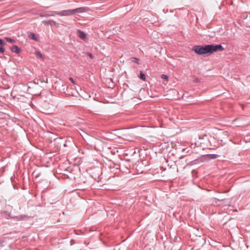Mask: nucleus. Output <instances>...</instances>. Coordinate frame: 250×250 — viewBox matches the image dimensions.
<instances>
[{
  "mask_svg": "<svg viewBox=\"0 0 250 250\" xmlns=\"http://www.w3.org/2000/svg\"><path fill=\"white\" fill-rule=\"evenodd\" d=\"M28 37L29 38H30L31 39H32L34 41H38V39L37 38V37L36 36L35 34L33 33H31V32L29 33L28 34Z\"/></svg>",
  "mask_w": 250,
  "mask_h": 250,
  "instance_id": "39448f33",
  "label": "nucleus"
},
{
  "mask_svg": "<svg viewBox=\"0 0 250 250\" xmlns=\"http://www.w3.org/2000/svg\"><path fill=\"white\" fill-rule=\"evenodd\" d=\"M209 157L211 159H215L217 157V154H210Z\"/></svg>",
  "mask_w": 250,
  "mask_h": 250,
  "instance_id": "f8f14e48",
  "label": "nucleus"
},
{
  "mask_svg": "<svg viewBox=\"0 0 250 250\" xmlns=\"http://www.w3.org/2000/svg\"><path fill=\"white\" fill-rule=\"evenodd\" d=\"M78 36L79 38L83 40L86 38V35L85 33L80 30H78Z\"/></svg>",
  "mask_w": 250,
  "mask_h": 250,
  "instance_id": "7ed1b4c3",
  "label": "nucleus"
},
{
  "mask_svg": "<svg viewBox=\"0 0 250 250\" xmlns=\"http://www.w3.org/2000/svg\"><path fill=\"white\" fill-rule=\"evenodd\" d=\"M11 51L14 53H19L21 51V49L18 46L14 45L11 47Z\"/></svg>",
  "mask_w": 250,
  "mask_h": 250,
  "instance_id": "20e7f679",
  "label": "nucleus"
},
{
  "mask_svg": "<svg viewBox=\"0 0 250 250\" xmlns=\"http://www.w3.org/2000/svg\"><path fill=\"white\" fill-rule=\"evenodd\" d=\"M86 54L91 59H93L94 58V57L91 53L87 52Z\"/></svg>",
  "mask_w": 250,
  "mask_h": 250,
  "instance_id": "4468645a",
  "label": "nucleus"
},
{
  "mask_svg": "<svg viewBox=\"0 0 250 250\" xmlns=\"http://www.w3.org/2000/svg\"><path fill=\"white\" fill-rule=\"evenodd\" d=\"M146 75L143 73L142 72H140V78L142 80H146Z\"/></svg>",
  "mask_w": 250,
  "mask_h": 250,
  "instance_id": "1a4fd4ad",
  "label": "nucleus"
},
{
  "mask_svg": "<svg viewBox=\"0 0 250 250\" xmlns=\"http://www.w3.org/2000/svg\"><path fill=\"white\" fill-rule=\"evenodd\" d=\"M5 51V48L3 47H0V52L3 53Z\"/></svg>",
  "mask_w": 250,
  "mask_h": 250,
  "instance_id": "2eb2a0df",
  "label": "nucleus"
},
{
  "mask_svg": "<svg viewBox=\"0 0 250 250\" xmlns=\"http://www.w3.org/2000/svg\"><path fill=\"white\" fill-rule=\"evenodd\" d=\"M35 54L36 55L39 57H40V58H42L43 59L44 58L42 54L40 51H36L35 53Z\"/></svg>",
  "mask_w": 250,
  "mask_h": 250,
  "instance_id": "0eeeda50",
  "label": "nucleus"
},
{
  "mask_svg": "<svg viewBox=\"0 0 250 250\" xmlns=\"http://www.w3.org/2000/svg\"><path fill=\"white\" fill-rule=\"evenodd\" d=\"M42 22L45 25H48L49 24H51V23H53V22L54 23L55 22H54V21H53L52 20H50V21H42Z\"/></svg>",
  "mask_w": 250,
  "mask_h": 250,
  "instance_id": "6e6552de",
  "label": "nucleus"
},
{
  "mask_svg": "<svg viewBox=\"0 0 250 250\" xmlns=\"http://www.w3.org/2000/svg\"><path fill=\"white\" fill-rule=\"evenodd\" d=\"M215 200H218V201H221V200H219V199H217V198H215ZM222 200H223V199H222V200H221V201H222Z\"/></svg>",
  "mask_w": 250,
  "mask_h": 250,
  "instance_id": "aec40b11",
  "label": "nucleus"
},
{
  "mask_svg": "<svg viewBox=\"0 0 250 250\" xmlns=\"http://www.w3.org/2000/svg\"><path fill=\"white\" fill-rule=\"evenodd\" d=\"M161 78L163 79H165L167 81L168 80V77L166 75H164V74H163L162 76H161Z\"/></svg>",
  "mask_w": 250,
  "mask_h": 250,
  "instance_id": "ddd939ff",
  "label": "nucleus"
},
{
  "mask_svg": "<svg viewBox=\"0 0 250 250\" xmlns=\"http://www.w3.org/2000/svg\"><path fill=\"white\" fill-rule=\"evenodd\" d=\"M192 50L196 53L203 56H208L214 52L224 50L221 44H208L206 45H195Z\"/></svg>",
  "mask_w": 250,
  "mask_h": 250,
  "instance_id": "f257e3e1",
  "label": "nucleus"
},
{
  "mask_svg": "<svg viewBox=\"0 0 250 250\" xmlns=\"http://www.w3.org/2000/svg\"><path fill=\"white\" fill-rule=\"evenodd\" d=\"M221 134L222 135L225 136L227 137H229V133L228 131H222L221 132Z\"/></svg>",
  "mask_w": 250,
  "mask_h": 250,
  "instance_id": "9b49d317",
  "label": "nucleus"
},
{
  "mask_svg": "<svg viewBox=\"0 0 250 250\" xmlns=\"http://www.w3.org/2000/svg\"><path fill=\"white\" fill-rule=\"evenodd\" d=\"M130 61L132 62H134V63H136L138 64H140V62H139L140 60L138 58H137L132 57L130 59Z\"/></svg>",
  "mask_w": 250,
  "mask_h": 250,
  "instance_id": "423d86ee",
  "label": "nucleus"
},
{
  "mask_svg": "<svg viewBox=\"0 0 250 250\" xmlns=\"http://www.w3.org/2000/svg\"><path fill=\"white\" fill-rule=\"evenodd\" d=\"M5 39L6 40L7 42H9L12 43V42H14V40H13L12 39L10 38L6 37V38H5Z\"/></svg>",
  "mask_w": 250,
  "mask_h": 250,
  "instance_id": "9d476101",
  "label": "nucleus"
},
{
  "mask_svg": "<svg viewBox=\"0 0 250 250\" xmlns=\"http://www.w3.org/2000/svg\"><path fill=\"white\" fill-rule=\"evenodd\" d=\"M4 44V42H3V41L0 39V45H3Z\"/></svg>",
  "mask_w": 250,
  "mask_h": 250,
  "instance_id": "a211bd4d",
  "label": "nucleus"
},
{
  "mask_svg": "<svg viewBox=\"0 0 250 250\" xmlns=\"http://www.w3.org/2000/svg\"><path fill=\"white\" fill-rule=\"evenodd\" d=\"M200 79H199L198 78H195L193 80V82H195V83H199V82H200Z\"/></svg>",
  "mask_w": 250,
  "mask_h": 250,
  "instance_id": "dca6fc26",
  "label": "nucleus"
},
{
  "mask_svg": "<svg viewBox=\"0 0 250 250\" xmlns=\"http://www.w3.org/2000/svg\"><path fill=\"white\" fill-rule=\"evenodd\" d=\"M53 15H47V16H53Z\"/></svg>",
  "mask_w": 250,
  "mask_h": 250,
  "instance_id": "412c9836",
  "label": "nucleus"
},
{
  "mask_svg": "<svg viewBox=\"0 0 250 250\" xmlns=\"http://www.w3.org/2000/svg\"><path fill=\"white\" fill-rule=\"evenodd\" d=\"M89 10V8L86 7H79L74 9H69L63 10L60 12H55V14L59 16H70L75 14V13H81L85 12Z\"/></svg>",
  "mask_w": 250,
  "mask_h": 250,
  "instance_id": "f03ea898",
  "label": "nucleus"
},
{
  "mask_svg": "<svg viewBox=\"0 0 250 250\" xmlns=\"http://www.w3.org/2000/svg\"><path fill=\"white\" fill-rule=\"evenodd\" d=\"M69 80H70V81L72 83H75V81H74V79H73L72 78L70 77V78H69Z\"/></svg>",
  "mask_w": 250,
  "mask_h": 250,
  "instance_id": "6ab92c4d",
  "label": "nucleus"
},
{
  "mask_svg": "<svg viewBox=\"0 0 250 250\" xmlns=\"http://www.w3.org/2000/svg\"><path fill=\"white\" fill-rule=\"evenodd\" d=\"M4 243V240H0V246L1 247L3 246V244Z\"/></svg>",
  "mask_w": 250,
  "mask_h": 250,
  "instance_id": "f3484780",
  "label": "nucleus"
}]
</instances>
